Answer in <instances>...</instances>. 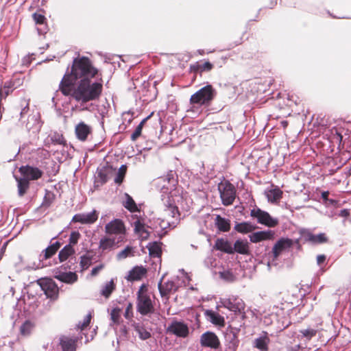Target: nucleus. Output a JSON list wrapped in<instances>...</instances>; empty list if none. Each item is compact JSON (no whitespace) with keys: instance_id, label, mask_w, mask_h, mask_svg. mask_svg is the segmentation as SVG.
Segmentation results:
<instances>
[{"instance_id":"nucleus-1","label":"nucleus","mask_w":351,"mask_h":351,"mask_svg":"<svg viewBox=\"0 0 351 351\" xmlns=\"http://www.w3.org/2000/svg\"><path fill=\"white\" fill-rule=\"evenodd\" d=\"M97 74L98 69L93 66L88 58L85 56L75 58L70 71L68 67L60 83V90L64 95L69 96L71 93V86L81 80L94 79Z\"/></svg>"},{"instance_id":"nucleus-2","label":"nucleus","mask_w":351,"mask_h":351,"mask_svg":"<svg viewBox=\"0 0 351 351\" xmlns=\"http://www.w3.org/2000/svg\"><path fill=\"white\" fill-rule=\"evenodd\" d=\"M178 184V176L173 171H169L167 175L158 178L156 185L160 191L164 194H171V197L168 196L167 199L165 202L166 207L165 212L167 215H171L173 218H179L180 213L178 207L184 210H187L189 206L187 204H184V196L176 195V189Z\"/></svg>"},{"instance_id":"nucleus-3","label":"nucleus","mask_w":351,"mask_h":351,"mask_svg":"<svg viewBox=\"0 0 351 351\" xmlns=\"http://www.w3.org/2000/svg\"><path fill=\"white\" fill-rule=\"evenodd\" d=\"M75 84L76 86L74 88L71 86L69 95L80 104L83 110H88L89 108L84 106L90 101L98 100L101 95L103 90L101 77L99 80L95 78L84 80Z\"/></svg>"},{"instance_id":"nucleus-4","label":"nucleus","mask_w":351,"mask_h":351,"mask_svg":"<svg viewBox=\"0 0 351 351\" xmlns=\"http://www.w3.org/2000/svg\"><path fill=\"white\" fill-rule=\"evenodd\" d=\"M154 306L145 284L141 285L136 293V311L142 315L154 313Z\"/></svg>"},{"instance_id":"nucleus-5","label":"nucleus","mask_w":351,"mask_h":351,"mask_svg":"<svg viewBox=\"0 0 351 351\" xmlns=\"http://www.w3.org/2000/svg\"><path fill=\"white\" fill-rule=\"evenodd\" d=\"M217 92L211 84H208L193 94L190 104L198 106H208L216 96Z\"/></svg>"},{"instance_id":"nucleus-6","label":"nucleus","mask_w":351,"mask_h":351,"mask_svg":"<svg viewBox=\"0 0 351 351\" xmlns=\"http://www.w3.org/2000/svg\"><path fill=\"white\" fill-rule=\"evenodd\" d=\"M222 305L229 311L234 312L239 319L243 321L246 317L245 307V304L243 300L237 296L232 295L221 301Z\"/></svg>"},{"instance_id":"nucleus-7","label":"nucleus","mask_w":351,"mask_h":351,"mask_svg":"<svg viewBox=\"0 0 351 351\" xmlns=\"http://www.w3.org/2000/svg\"><path fill=\"white\" fill-rule=\"evenodd\" d=\"M218 190L222 204L228 206L232 205L236 198V189L228 180L221 182L218 185Z\"/></svg>"},{"instance_id":"nucleus-8","label":"nucleus","mask_w":351,"mask_h":351,"mask_svg":"<svg viewBox=\"0 0 351 351\" xmlns=\"http://www.w3.org/2000/svg\"><path fill=\"white\" fill-rule=\"evenodd\" d=\"M250 216L256 219L258 223L269 228H274L279 223V220L270 215V214L256 206L250 210Z\"/></svg>"},{"instance_id":"nucleus-9","label":"nucleus","mask_w":351,"mask_h":351,"mask_svg":"<svg viewBox=\"0 0 351 351\" xmlns=\"http://www.w3.org/2000/svg\"><path fill=\"white\" fill-rule=\"evenodd\" d=\"M36 285L40 288L47 298L56 300L58 295V289L56 283L50 278H40L36 281Z\"/></svg>"},{"instance_id":"nucleus-10","label":"nucleus","mask_w":351,"mask_h":351,"mask_svg":"<svg viewBox=\"0 0 351 351\" xmlns=\"http://www.w3.org/2000/svg\"><path fill=\"white\" fill-rule=\"evenodd\" d=\"M67 269H71L68 263L55 269L53 277L62 282L73 284L77 280V275L73 271L66 272Z\"/></svg>"},{"instance_id":"nucleus-11","label":"nucleus","mask_w":351,"mask_h":351,"mask_svg":"<svg viewBox=\"0 0 351 351\" xmlns=\"http://www.w3.org/2000/svg\"><path fill=\"white\" fill-rule=\"evenodd\" d=\"M167 331L178 337L185 338L189 333L188 325L184 322L173 321L167 327Z\"/></svg>"},{"instance_id":"nucleus-12","label":"nucleus","mask_w":351,"mask_h":351,"mask_svg":"<svg viewBox=\"0 0 351 351\" xmlns=\"http://www.w3.org/2000/svg\"><path fill=\"white\" fill-rule=\"evenodd\" d=\"M200 344L202 347L217 350L220 347L218 337L213 332L206 331L200 337Z\"/></svg>"},{"instance_id":"nucleus-13","label":"nucleus","mask_w":351,"mask_h":351,"mask_svg":"<svg viewBox=\"0 0 351 351\" xmlns=\"http://www.w3.org/2000/svg\"><path fill=\"white\" fill-rule=\"evenodd\" d=\"M77 339L76 337H70L66 335H62L59 337L58 346L61 351H76ZM49 351H58L53 347Z\"/></svg>"},{"instance_id":"nucleus-14","label":"nucleus","mask_w":351,"mask_h":351,"mask_svg":"<svg viewBox=\"0 0 351 351\" xmlns=\"http://www.w3.org/2000/svg\"><path fill=\"white\" fill-rule=\"evenodd\" d=\"M293 243V240L289 238L279 239L272 248L274 259H276L283 252L291 247Z\"/></svg>"},{"instance_id":"nucleus-15","label":"nucleus","mask_w":351,"mask_h":351,"mask_svg":"<svg viewBox=\"0 0 351 351\" xmlns=\"http://www.w3.org/2000/svg\"><path fill=\"white\" fill-rule=\"evenodd\" d=\"M19 171L23 178H26L29 182L30 180H36L40 178L43 174V171L38 167L29 165L21 166Z\"/></svg>"},{"instance_id":"nucleus-16","label":"nucleus","mask_w":351,"mask_h":351,"mask_svg":"<svg viewBox=\"0 0 351 351\" xmlns=\"http://www.w3.org/2000/svg\"><path fill=\"white\" fill-rule=\"evenodd\" d=\"M57 252L58 251H56L55 247L49 245L47 247L43 250L39 254L38 263L36 264L34 263L32 266H29V267L33 269H37L47 267V265L45 263L44 261L51 258L53 255L56 254Z\"/></svg>"},{"instance_id":"nucleus-17","label":"nucleus","mask_w":351,"mask_h":351,"mask_svg":"<svg viewBox=\"0 0 351 351\" xmlns=\"http://www.w3.org/2000/svg\"><path fill=\"white\" fill-rule=\"evenodd\" d=\"M321 323L316 324L314 326H308L306 328L299 330L298 338L305 341H311L315 337L317 333L322 329Z\"/></svg>"},{"instance_id":"nucleus-18","label":"nucleus","mask_w":351,"mask_h":351,"mask_svg":"<svg viewBox=\"0 0 351 351\" xmlns=\"http://www.w3.org/2000/svg\"><path fill=\"white\" fill-rule=\"evenodd\" d=\"M105 231L108 234L124 233V223L121 219H115L106 225Z\"/></svg>"},{"instance_id":"nucleus-19","label":"nucleus","mask_w":351,"mask_h":351,"mask_svg":"<svg viewBox=\"0 0 351 351\" xmlns=\"http://www.w3.org/2000/svg\"><path fill=\"white\" fill-rule=\"evenodd\" d=\"M40 114L38 112L29 114L25 123L27 130H34V132H39L42 127Z\"/></svg>"},{"instance_id":"nucleus-20","label":"nucleus","mask_w":351,"mask_h":351,"mask_svg":"<svg viewBox=\"0 0 351 351\" xmlns=\"http://www.w3.org/2000/svg\"><path fill=\"white\" fill-rule=\"evenodd\" d=\"M98 218L96 210L87 213L76 214L73 217L74 222H80L82 224L93 223Z\"/></svg>"},{"instance_id":"nucleus-21","label":"nucleus","mask_w":351,"mask_h":351,"mask_svg":"<svg viewBox=\"0 0 351 351\" xmlns=\"http://www.w3.org/2000/svg\"><path fill=\"white\" fill-rule=\"evenodd\" d=\"M274 231L271 230H267L252 232L249 235V238L252 243H256L263 241L271 239L274 237Z\"/></svg>"},{"instance_id":"nucleus-22","label":"nucleus","mask_w":351,"mask_h":351,"mask_svg":"<svg viewBox=\"0 0 351 351\" xmlns=\"http://www.w3.org/2000/svg\"><path fill=\"white\" fill-rule=\"evenodd\" d=\"M75 132L77 139L81 141H85L88 136L91 133L92 128L84 122L81 121L75 126Z\"/></svg>"},{"instance_id":"nucleus-23","label":"nucleus","mask_w":351,"mask_h":351,"mask_svg":"<svg viewBox=\"0 0 351 351\" xmlns=\"http://www.w3.org/2000/svg\"><path fill=\"white\" fill-rule=\"evenodd\" d=\"M146 273L147 270L143 266H135L129 271L126 278L130 282L140 280Z\"/></svg>"},{"instance_id":"nucleus-24","label":"nucleus","mask_w":351,"mask_h":351,"mask_svg":"<svg viewBox=\"0 0 351 351\" xmlns=\"http://www.w3.org/2000/svg\"><path fill=\"white\" fill-rule=\"evenodd\" d=\"M133 226L135 233L138 234L142 240H147L149 238L150 233L146 230L145 224L141 219H137L134 221Z\"/></svg>"},{"instance_id":"nucleus-25","label":"nucleus","mask_w":351,"mask_h":351,"mask_svg":"<svg viewBox=\"0 0 351 351\" xmlns=\"http://www.w3.org/2000/svg\"><path fill=\"white\" fill-rule=\"evenodd\" d=\"M20 84V79H14L5 82L3 83V87L0 88V95H1L3 93H4L5 97H7L14 89L19 86Z\"/></svg>"},{"instance_id":"nucleus-26","label":"nucleus","mask_w":351,"mask_h":351,"mask_svg":"<svg viewBox=\"0 0 351 351\" xmlns=\"http://www.w3.org/2000/svg\"><path fill=\"white\" fill-rule=\"evenodd\" d=\"M158 288L162 297L167 296L171 291H176L178 289L174 282L167 281L163 285L162 279L158 282Z\"/></svg>"},{"instance_id":"nucleus-27","label":"nucleus","mask_w":351,"mask_h":351,"mask_svg":"<svg viewBox=\"0 0 351 351\" xmlns=\"http://www.w3.org/2000/svg\"><path fill=\"white\" fill-rule=\"evenodd\" d=\"M215 225L219 232H228L230 230V220L220 215H216Z\"/></svg>"},{"instance_id":"nucleus-28","label":"nucleus","mask_w":351,"mask_h":351,"mask_svg":"<svg viewBox=\"0 0 351 351\" xmlns=\"http://www.w3.org/2000/svg\"><path fill=\"white\" fill-rule=\"evenodd\" d=\"M232 254L237 252L240 254H249V246L247 241L237 239L234 246L232 245Z\"/></svg>"},{"instance_id":"nucleus-29","label":"nucleus","mask_w":351,"mask_h":351,"mask_svg":"<svg viewBox=\"0 0 351 351\" xmlns=\"http://www.w3.org/2000/svg\"><path fill=\"white\" fill-rule=\"evenodd\" d=\"M257 226L254 224H252L250 221H243L241 223H236L234 225V229L237 232L241 234H247L252 232L255 229H256Z\"/></svg>"},{"instance_id":"nucleus-30","label":"nucleus","mask_w":351,"mask_h":351,"mask_svg":"<svg viewBox=\"0 0 351 351\" xmlns=\"http://www.w3.org/2000/svg\"><path fill=\"white\" fill-rule=\"evenodd\" d=\"M270 342V339L266 332H264V335L256 338L254 340V346L261 351H268V345Z\"/></svg>"},{"instance_id":"nucleus-31","label":"nucleus","mask_w":351,"mask_h":351,"mask_svg":"<svg viewBox=\"0 0 351 351\" xmlns=\"http://www.w3.org/2000/svg\"><path fill=\"white\" fill-rule=\"evenodd\" d=\"M162 243L160 241H153L147 244V248L151 257L160 258L162 254Z\"/></svg>"},{"instance_id":"nucleus-32","label":"nucleus","mask_w":351,"mask_h":351,"mask_svg":"<svg viewBox=\"0 0 351 351\" xmlns=\"http://www.w3.org/2000/svg\"><path fill=\"white\" fill-rule=\"evenodd\" d=\"M265 195L269 202L277 203L282 198V191L278 187H276L266 191Z\"/></svg>"},{"instance_id":"nucleus-33","label":"nucleus","mask_w":351,"mask_h":351,"mask_svg":"<svg viewBox=\"0 0 351 351\" xmlns=\"http://www.w3.org/2000/svg\"><path fill=\"white\" fill-rule=\"evenodd\" d=\"M15 180L17 182L18 195L19 197H23L29 188V182L26 178H21L14 176Z\"/></svg>"},{"instance_id":"nucleus-34","label":"nucleus","mask_w":351,"mask_h":351,"mask_svg":"<svg viewBox=\"0 0 351 351\" xmlns=\"http://www.w3.org/2000/svg\"><path fill=\"white\" fill-rule=\"evenodd\" d=\"M132 326L141 340H147L152 337L151 332L149 331L143 324L134 323Z\"/></svg>"},{"instance_id":"nucleus-35","label":"nucleus","mask_w":351,"mask_h":351,"mask_svg":"<svg viewBox=\"0 0 351 351\" xmlns=\"http://www.w3.org/2000/svg\"><path fill=\"white\" fill-rule=\"evenodd\" d=\"M305 239L313 244H319L327 242L328 239L324 233H319L318 234H314L310 232H308L305 235Z\"/></svg>"},{"instance_id":"nucleus-36","label":"nucleus","mask_w":351,"mask_h":351,"mask_svg":"<svg viewBox=\"0 0 351 351\" xmlns=\"http://www.w3.org/2000/svg\"><path fill=\"white\" fill-rule=\"evenodd\" d=\"M215 248L229 254H232V244L228 241L223 239H217L216 240Z\"/></svg>"},{"instance_id":"nucleus-37","label":"nucleus","mask_w":351,"mask_h":351,"mask_svg":"<svg viewBox=\"0 0 351 351\" xmlns=\"http://www.w3.org/2000/svg\"><path fill=\"white\" fill-rule=\"evenodd\" d=\"M108 180V169L106 167L97 169V176L95 177V185L98 187L107 182Z\"/></svg>"},{"instance_id":"nucleus-38","label":"nucleus","mask_w":351,"mask_h":351,"mask_svg":"<svg viewBox=\"0 0 351 351\" xmlns=\"http://www.w3.org/2000/svg\"><path fill=\"white\" fill-rule=\"evenodd\" d=\"M75 252V249L71 247L69 245H66L58 254V259L60 263L67 260V258L74 254Z\"/></svg>"},{"instance_id":"nucleus-39","label":"nucleus","mask_w":351,"mask_h":351,"mask_svg":"<svg viewBox=\"0 0 351 351\" xmlns=\"http://www.w3.org/2000/svg\"><path fill=\"white\" fill-rule=\"evenodd\" d=\"M116 285L114 282V280L112 279L102 286L100 291V294L104 298H108L112 293L114 291Z\"/></svg>"},{"instance_id":"nucleus-40","label":"nucleus","mask_w":351,"mask_h":351,"mask_svg":"<svg viewBox=\"0 0 351 351\" xmlns=\"http://www.w3.org/2000/svg\"><path fill=\"white\" fill-rule=\"evenodd\" d=\"M114 246L115 240L114 239L104 237L99 241V248L102 251L111 250Z\"/></svg>"},{"instance_id":"nucleus-41","label":"nucleus","mask_w":351,"mask_h":351,"mask_svg":"<svg viewBox=\"0 0 351 351\" xmlns=\"http://www.w3.org/2000/svg\"><path fill=\"white\" fill-rule=\"evenodd\" d=\"M125 201L123 203L124 207L130 212H136L138 210V207L133 199L132 197L128 193H125Z\"/></svg>"},{"instance_id":"nucleus-42","label":"nucleus","mask_w":351,"mask_h":351,"mask_svg":"<svg viewBox=\"0 0 351 351\" xmlns=\"http://www.w3.org/2000/svg\"><path fill=\"white\" fill-rule=\"evenodd\" d=\"M151 116L152 114L147 116V117L144 118L136 128L135 130L131 135V140L132 141H135L141 135L143 125L146 123V121L151 117Z\"/></svg>"},{"instance_id":"nucleus-43","label":"nucleus","mask_w":351,"mask_h":351,"mask_svg":"<svg viewBox=\"0 0 351 351\" xmlns=\"http://www.w3.org/2000/svg\"><path fill=\"white\" fill-rule=\"evenodd\" d=\"M49 136L51 143H54V145H64L66 143V141L62 134L53 132L49 134Z\"/></svg>"},{"instance_id":"nucleus-44","label":"nucleus","mask_w":351,"mask_h":351,"mask_svg":"<svg viewBox=\"0 0 351 351\" xmlns=\"http://www.w3.org/2000/svg\"><path fill=\"white\" fill-rule=\"evenodd\" d=\"M56 199V195L53 193L46 190L45 195L44 196L42 206L45 208H49L51 206L52 203L54 202Z\"/></svg>"},{"instance_id":"nucleus-45","label":"nucleus","mask_w":351,"mask_h":351,"mask_svg":"<svg viewBox=\"0 0 351 351\" xmlns=\"http://www.w3.org/2000/svg\"><path fill=\"white\" fill-rule=\"evenodd\" d=\"M157 221L158 222L160 230L158 232L156 231V233L158 237L161 239L167 233L166 229L170 226V222L165 221V220L160 219H158Z\"/></svg>"},{"instance_id":"nucleus-46","label":"nucleus","mask_w":351,"mask_h":351,"mask_svg":"<svg viewBox=\"0 0 351 351\" xmlns=\"http://www.w3.org/2000/svg\"><path fill=\"white\" fill-rule=\"evenodd\" d=\"M127 170V166L125 165H122L121 167L119 168L118 172L116 174V176L114 178V182L117 184H121L123 182V180L124 179L125 173Z\"/></svg>"},{"instance_id":"nucleus-47","label":"nucleus","mask_w":351,"mask_h":351,"mask_svg":"<svg viewBox=\"0 0 351 351\" xmlns=\"http://www.w3.org/2000/svg\"><path fill=\"white\" fill-rule=\"evenodd\" d=\"M219 276L221 279L228 282H234L236 279L235 276L230 270H224L223 271H220Z\"/></svg>"},{"instance_id":"nucleus-48","label":"nucleus","mask_w":351,"mask_h":351,"mask_svg":"<svg viewBox=\"0 0 351 351\" xmlns=\"http://www.w3.org/2000/svg\"><path fill=\"white\" fill-rule=\"evenodd\" d=\"M33 326L29 321H25L20 327L21 334L23 336L29 335Z\"/></svg>"},{"instance_id":"nucleus-49","label":"nucleus","mask_w":351,"mask_h":351,"mask_svg":"<svg viewBox=\"0 0 351 351\" xmlns=\"http://www.w3.org/2000/svg\"><path fill=\"white\" fill-rule=\"evenodd\" d=\"M133 247L128 245L125 249L119 252L117 255V258L118 260H122L128 256L132 255Z\"/></svg>"},{"instance_id":"nucleus-50","label":"nucleus","mask_w":351,"mask_h":351,"mask_svg":"<svg viewBox=\"0 0 351 351\" xmlns=\"http://www.w3.org/2000/svg\"><path fill=\"white\" fill-rule=\"evenodd\" d=\"M92 263V258L87 255L80 256V265L82 270L87 269Z\"/></svg>"},{"instance_id":"nucleus-51","label":"nucleus","mask_w":351,"mask_h":351,"mask_svg":"<svg viewBox=\"0 0 351 351\" xmlns=\"http://www.w3.org/2000/svg\"><path fill=\"white\" fill-rule=\"evenodd\" d=\"M81 234L78 231H72L69 239V243L67 245H69L71 247H73V246L78 243Z\"/></svg>"},{"instance_id":"nucleus-52","label":"nucleus","mask_w":351,"mask_h":351,"mask_svg":"<svg viewBox=\"0 0 351 351\" xmlns=\"http://www.w3.org/2000/svg\"><path fill=\"white\" fill-rule=\"evenodd\" d=\"M121 309L119 308H114L110 313V317L114 324H119L120 318Z\"/></svg>"},{"instance_id":"nucleus-53","label":"nucleus","mask_w":351,"mask_h":351,"mask_svg":"<svg viewBox=\"0 0 351 351\" xmlns=\"http://www.w3.org/2000/svg\"><path fill=\"white\" fill-rule=\"evenodd\" d=\"M244 324L243 322L240 323L239 325L233 326L232 324L230 325L227 328L226 333H234L235 336L238 337V334L241 330V328Z\"/></svg>"},{"instance_id":"nucleus-54","label":"nucleus","mask_w":351,"mask_h":351,"mask_svg":"<svg viewBox=\"0 0 351 351\" xmlns=\"http://www.w3.org/2000/svg\"><path fill=\"white\" fill-rule=\"evenodd\" d=\"M34 21L36 24L44 25L46 22V18L43 14H38L36 12L32 14Z\"/></svg>"},{"instance_id":"nucleus-55","label":"nucleus","mask_w":351,"mask_h":351,"mask_svg":"<svg viewBox=\"0 0 351 351\" xmlns=\"http://www.w3.org/2000/svg\"><path fill=\"white\" fill-rule=\"evenodd\" d=\"M211 313V321L213 324H220L224 322L223 318L217 313H215L213 312H210Z\"/></svg>"},{"instance_id":"nucleus-56","label":"nucleus","mask_w":351,"mask_h":351,"mask_svg":"<svg viewBox=\"0 0 351 351\" xmlns=\"http://www.w3.org/2000/svg\"><path fill=\"white\" fill-rule=\"evenodd\" d=\"M190 71L193 73L194 74H197L199 73L201 75V66L200 63L199 62H196L194 64L190 65L189 67Z\"/></svg>"},{"instance_id":"nucleus-57","label":"nucleus","mask_w":351,"mask_h":351,"mask_svg":"<svg viewBox=\"0 0 351 351\" xmlns=\"http://www.w3.org/2000/svg\"><path fill=\"white\" fill-rule=\"evenodd\" d=\"M201 73L204 71H210L213 68V64L209 61L205 62L204 64H200Z\"/></svg>"},{"instance_id":"nucleus-58","label":"nucleus","mask_w":351,"mask_h":351,"mask_svg":"<svg viewBox=\"0 0 351 351\" xmlns=\"http://www.w3.org/2000/svg\"><path fill=\"white\" fill-rule=\"evenodd\" d=\"M124 317L125 319H130L132 317V304L129 303L125 310Z\"/></svg>"},{"instance_id":"nucleus-59","label":"nucleus","mask_w":351,"mask_h":351,"mask_svg":"<svg viewBox=\"0 0 351 351\" xmlns=\"http://www.w3.org/2000/svg\"><path fill=\"white\" fill-rule=\"evenodd\" d=\"M29 106H28V104H27L25 107H23L21 112H20V120L21 122L23 123H25V121H23V119L25 118V115L27 114L28 111H29Z\"/></svg>"},{"instance_id":"nucleus-60","label":"nucleus","mask_w":351,"mask_h":351,"mask_svg":"<svg viewBox=\"0 0 351 351\" xmlns=\"http://www.w3.org/2000/svg\"><path fill=\"white\" fill-rule=\"evenodd\" d=\"M104 267V264H100L95 267H93L91 270V275L96 276L97 274Z\"/></svg>"},{"instance_id":"nucleus-61","label":"nucleus","mask_w":351,"mask_h":351,"mask_svg":"<svg viewBox=\"0 0 351 351\" xmlns=\"http://www.w3.org/2000/svg\"><path fill=\"white\" fill-rule=\"evenodd\" d=\"M56 237H54L51 239L50 245L55 247L56 251H58V250L60 248L62 243L59 241H53Z\"/></svg>"},{"instance_id":"nucleus-62","label":"nucleus","mask_w":351,"mask_h":351,"mask_svg":"<svg viewBox=\"0 0 351 351\" xmlns=\"http://www.w3.org/2000/svg\"><path fill=\"white\" fill-rule=\"evenodd\" d=\"M90 315H88L86 316L85 319L84 320L83 323L81 325V329L84 330L85 328H86L90 323Z\"/></svg>"},{"instance_id":"nucleus-63","label":"nucleus","mask_w":351,"mask_h":351,"mask_svg":"<svg viewBox=\"0 0 351 351\" xmlns=\"http://www.w3.org/2000/svg\"><path fill=\"white\" fill-rule=\"evenodd\" d=\"M350 215V211L348 209L344 208L339 211V216L342 217H347Z\"/></svg>"},{"instance_id":"nucleus-64","label":"nucleus","mask_w":351,"mask_h":351,"mask_svg":"<svg viewBox=\"0 0 351 351\" xmlns=\"http://www.w3.org/2000/svg\"><path fill=\"white\" fill-rule=\"evenodd\" d=\"M326 261V256L325 255H318L317 256V262L319 265H321Z\"/></svg>"}]
</instances>
